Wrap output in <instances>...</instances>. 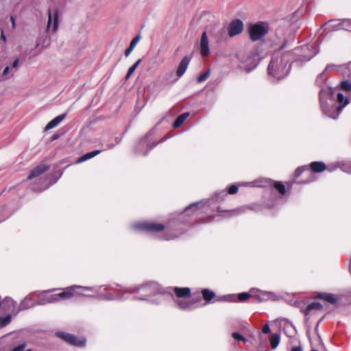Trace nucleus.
<instances>
[{
    "mask_svg": "<svg viewBox=\"0 0 351 351\" xmlns=\"http://www.w3.org/2000/svg\"><path fill=\"white\" fill-rule=\"evenodd\" d=\"M290 330H291L290 331V333H291L290 337H292L295 333V331L294 328H293L291 326L290 327Z\"/></svg>",
    "mask_w": 351,
    "mask_h": 351,
    "instance_id": "obj_48",
    "label": "nucleus"
},
{
    "mask_svg": "<svg viewBox=\"0 0 351 351\" xmlns=\"http://www.w3.org/2000/svg\"><path fill=\"white\" fill-rule=\"evenodd\" d=\"M248 31L251 40L256 41L268 33L269 25L265 22L252 23L249 25Z\"/></svg>",
    "mask_w": 351,
    "mask_h": 351,
    "instance_id": "obj_4",
    "label": "nucleus"
},
{
    "mask_svg": "<svg viewBox=\"0 0 351 351\" xmlns=\"http://www.w3.org/2000/svg\"><path fill=\"white\" fill-rule=\"evenodd\" d=\"M335 70L341 73L344 75H351V62L343 64L341 65L328 64L326 66L325 71Z\"/></svg>",
    "mask_w": 351,
    "mask_h": 351,
    "instance_id": "obj_12",
    "label": "nucleus"
},
{
    "mask_svg": "<svg viewBox=\"0 0 351 351\" xmlns=\"http://www.w3.org/2000/svg\"><path fill=\"white\" fill-rule=\"evenodd\" d=\"M238 189L239 187L237 185L233 184L228 188V193L231 195L235 194L237 193Z\"/></svg>",
    "mask_w": 351,
    "mask_h": 351,
    "instance_id": "obj_41",
    "label": "nucleus"
},
{
    "mask_svg": "<svg viewBox=\"0 0 351 351\" xmlns=\"http://www.w3.org/2000/svg\"><path fill=\"white\" fill-rule=\"evenodd\" d=\"M200 53L202 56H207L209 53V43L207 34L206 32H203L200 39L199 43Z\"/></svg>",
    "mask_w": 351,
    "mask_h": 351,
    "instance_id": "obj_14",
    "label": "nucleus"
},
{
    "mask_svg": "<svg viewBox=\"0 0 351 351\" xmlns=\"http://www.w3.org/2000/svg\"><path fill=\"white\" fill-rule=\"evenodd\" d=\"M280 340V335L278 333H274L272 335L271 339H270V344L272 349H276Z\"/></svg>",
    "mask_w": 351,
    "mask_h": 351,
    "instance_id": "obj_28",
    "label": "nucleus"
},
{
    "mask_svg": "<svg viewBox=\"0 0 351 351\" xmlns=\"http://www.w3.org/2000/svg\"><path fill=\"white\" fill-rule=\"evenodd\" d=\"M337 99L340 104L339 106L335 105L334 93L332 88L325 86L320 90L319 100L322 110L326 116L332 119L337 118L342 108L349 103L348 98L345 97L340 93H337Z\"/></svg>",
    "mask_w": 351,
    "mask_h": 351,
    "instance_id": "obj_1",
    "label": "nucleus"
},
{
    "mask_svg": "<svg viewBox=\"0 0 351 351\" xmlns=\"http://www.w3.org/2000/svg\"><path fill=\"white\" fill-rule=\"evenodd\" d=\"M315 298L323 300L327 302L328 303L333 305L337 304L338 301L340 299V298L338 295L327 293H318Z\"/></svg>",
    "mask_w": 351,
    "mask_h": 351,
    "instance_id": "obj_15",
    "label": "nucleus"
},
{
    "mask_svg": "<svg viewBox=\"0 0 351 351\" xmlns=\"http://www.w3.org/2000/svg\"><path fill=\"white\" fill-rule=\"evenodd\" d=\"M191 58L188 56H185L180 62L178 68L176 71L178 77H182L187 69L189 64Z\"/></svg>",
    "mask_w": 351,
    "mask_h": 351,
    "instance_id": "obj_17",
    "label": "nucleus"
},
{
    "mask_svg": "<svg viewBox=\"0 0 351 351\" xmlns=\"http://www.w3.org/2000/svg\"><path fill=\"white\" fill-rule=\"evenodd\" d=\"M319 309V308H304L302 311V313H304V315L305 316L306 321L308 322L310 319V317L311 315H314L316 313L317 311Z\"/></svg>",
    "mask_w": 351,
    "mask_h": 351,
    "instance_id": "obj_29",
    "label": "nucleus"
},
{
    "mask_svg": "<svg viewBox=\"0 0 351 351\" xmlns=\"http://www.w3.org/2000/svg\"><path fill=\"white\" fill-rule=\"evenodd\" d=\"M132 228L136 231L156 232L164 230L165 226L152 221H137L132 225Z\"/></svg>",
    "mask_w": 351,
    "mask_h": 351,
    "instance_id": "obj_5",
    "label": "nucleus"
},
{
    "mask_svg": "<svg viewBox=\"0 0 351 351\" xmlns=\"http://www.w3.org/2000/svg\"><path fill=\"white\" fill-rule=\"evenodd\" d=\"M302 50L304 52L302 56H304V60H309L317 53V51L315 48H313V47L309 46L304 47Z\"/></svg>",
    "mask_w": 351,
    "mask_h": 351,
    "instance_id": "obj_19",
    "label": "nucleus"
},
{
    "mask_svg": "<svg viewBox=\"0 0 351 351\" xmlns=\"http://www.w3.org/2000/svg\"><path fill=\"white\" fill-rule=\"evenodd\" d=\"M141 62V60L139 59L129 69L128 73L126 75L127 79L130 78V77L133 74V73L135 71L136 69L138 67Z\"/></svg>",
    "mask_w": 351,
    "mask_h": 351,
    "instance_id": "obj_32",
    "label": "nucleus"
},
{
    "mask_svg": "<svg viewBox=\"0 0 351 351\" xmlns=\"http://www.w3.org/2000/svg\"><path fill=\"white\" fill-rule=\"evenodd\" d=\"M79 296L84 297H102L103 291L106 290V288L103 286H94V287H83L78 285Z\"/></svg>",
    "mask_w": 351,
    "mask_h": 351,
    "instance_id": "obj_7",
    "label": "nucleus"
},
{
    "mask_svg": "<svg viewBox=\"0 0 351 351\" xmlns=\"http://www.w3.org/2000/svg\"><path fill=\"white\" fill-rule=\"evenodd\" d=\"M47 170V167L45 165H40L34 169L28 176V179L31 180L34 178L39 176L40 174Z\"/></svg>",
    "mask_w": 351,
    "mask_h": 351,
    "instance_id": "obj_23",
    "label": "nucleus"
},
{
    "mask_svg": "<svg viewBox=\"0 0 351 351\" xmlns=\"http://www.w3.org/2000/svg\"><path fill=\"white\" fill-rule=\"evenodd\" d=\"M61 291L57 293H51L49 294V291H46L44 292L39 293H32L28 295L22 301L21 305L23 306H28L31 304L30 302L34 301L35 300V297L37 296L40 298V300H43L45 302H58L62 300Z\"/></svg>",
    "mask_w": 351,
    "mask_h": 351,
    "instance_id": "obj_3",
    "label": "nucleus"
},
{
    "mask_svg": "<svg viewBox=\"0 0 351 351\" xmlns=\"http://www.w3.org/2000/svg\"><path fill=\"white\" fill-rule=\"evenodd\" d=\"M291 351H302V348L300 346H294L291 349Z\"/></svg>",
    "mask_w": 351,
    "mask_h": 351,
    "instance_id": "obj_46",
    "label": "nucleus"
},
{
    "mask_svg": "<svg viewBox=\"0 0 351 351\" xmlns=\"http://www.w3.org/2000/svg\"><path fill=\"white\" fill-rule=\"evenodd\" d=\"M339 168L343 172L351 173V166L345 161H339Z\"/></svg>",
    "mask_w": 351,
    "mask_h": 351,
    "instance_id": "obj_30",
    "label": "nucleus"
},
{
    "mask_svg": "<svg viewBox=\"0 0 351 351\" xmlns=\"http://www.w3.org/2000/svg\"><path fill=\"white\" fill-rule=\"evenodd\" d=\"M350 31H351V29H350Z\"/></svg>",
    "mask_w": 351,
    "mask_h": 351,
    "instance_id": "obj_56",
    "label": "nucleus"
},
{
    "mask_svg": "<svg viewBox=\"0 0 351 351\" xmlns=\"http://www.w3.org/2000/svg\"><path fill=\"white\" fill-rule=\"evenodd\" d=\"M45 304V302H38V303H37L38 305H41V304Z\"/></svg>",
    "mask_w": 351,
    "mask_h": 351,
    "instance_id": "obj_53",
    "label": "nucleus"
},
{
    "mask_svg": "<svg viewBox=\"0 0 351 351\" xmlns=\"http://www.w3.org/2000/svg\"><path fill=\"white\" fill-rule=\"evenodd\" d=\"M265 351H267V350H265Z\"/></svg>",
    "mask_w": 351,
    "mask_h": 351,
    "instance_id": "obj_57",
    "label": "nucleus"
},
{
    "mask_svg": "<svg viewBox=\"0 0 351 351\" xmlns=\"http://www.w3.org/2000/svg\"><path fill=\"white\" fill-rule=\"evenodd\" d=\"M316 305H318L317 304L313 303L312 304L308 305L306 307L311 308V307H317Z\"/></svg>",
    "mask_w": 351,
    "mask_h": 351,
    "instance_id": "obj_51",
    "label": "nucleus"
},
{
    "mask_svg": "<svg viewBox=\"0 0 351 351\" xmlns=\"http://www.w3.org/2000/svg\"><path fill=\"white\" fill-rule=\"evenodd\" d=\"M341 88L349 93H351V82L349 80L343 81L341 84Z\"/></svg>",
    "mask_w": 351,
    "mask_h": 351,
    "instance_id": "obj_33",
    "label": "nucleus"
},
{
    "mask_svg": "<svg viewBox=\"0 0 351 351\" xmlns=\"http://www.w3.org/2000/svg\"><path fill=\"white\" fill-rule=\"evenodd\" d=\"M1 38L3 39L4 41H5L6 40L5 36L3 32H1Z\"/></svg>",
    "mask_w": 351,
    "mask_h": 351,
    "instance_id": "obj_49",
    "label": "nucleus"
},
{
    "mask_svg": "<svg viewBox=\"0 0 351 351\" xmlns=\"http://www.w3.org/2000/svg\"><path fill=\"white\" fill-rule=\"evenodd\" d=\"M141 40V36H136V37H134L132 40L131 41L130 44V47L128 49H127L125 51V56H129L130 54L132 53V51L134 50V49L135 48V47L136 46V45L138 43V42L140 41Z\"/></svg>",
    "mask_w": 351,
    "mask_h": 351,
    "instance_id": "obj_25",
    "label": "nucleus"
},
{
    "mask_svg": "<svg viewBox=\"0 0 351 351\" xmlns=\"http://www.w3.org/2000/svg\"><path fill=\"white\" fill-rule=\"evenodd\" d=\"M122 289H124V291H134L138 290L139 288H137V287H129V288L121 287V290H122Z\"/></svg>",
    "mask_w": 351,
    "mask_h": 351,
    "instance_id": "obj_44",
    "label": "nucleus"
},
{
    "mask_svg": "<svg viewBox=\"0 0 351 351\" xmlns=\"http://www.w3.org/2000/svg\"><path fill=\"white\" fill-rule=\"evenodd\" d=\"M11 21H12V27H15V20L14 19V17H11Z\"/></svg>",
    "mask_w": 351,
    "mask_h": 351,
    "instance_id": "obj_50",
    "label": "nucleus"
},
{
    "mask_svg": "<svg viewBox=\"0 0 351 351\" xmlns=\"http://www.w3.org/2000/svg\"><path fill=\"white\" fill-rule=\"evenodd\" d=\"M232 337H233V338L235 340H241V341H242L243 342H246L247 341V339L245 338H244L241 335H240L238 332H234L232 334Z\"/></svg>",
    "mask_w": 351,
    "mask_h": 351,
    "instance_id": "obj_39",
    "label": "nucleus"
},
{
    "mask_svg": "<svg viewBox=\"0 0 351 351\" xmlns=\"http://www.w3.org/2000/svg\"><path fill=\"white\" fill-rule=\"evenodd\" d=\"M64 117H65V114H62L57 116L56 117H55L53 119H52L51 121H49L47 124V125L45 126V130H49L56 127L63 121Z\"/></svg>",
    "mask_w": 351,
    "mask_h": 351,
    "instance_id": "obj_21",
    "label": "nucleus"
},
{
    "mask_svg": "<svg viewBox=\"0 0 351 351\" xmlns=\"http://www.w3.org/2000/svg\"><path fill=\"white\" fill-rule=\"evenodd\" d=\"M350 271H351V265L350 266Z\"/></svg>",
    "mask_w": 351,
    "mask_h": 351,
    "instance_id": "obj_54",
    "label": "nucleus"
},
{
    "mask_svg": "<svg viewBox=\"0 0 351 351\" xmlns=\"http://www.w3.org/2000/svg\"><path fill=\"white\" fill-rule=\"evenodd\" d=\"M210 75V70H207L204 73L200 75L197 78L198 82H202L205 81Z\"/></svg>",
    "mask_w": 351,
    "mask_h": 351,
    "instance_id": "obj_37",
    "label": "nucleus"
},
{
    "mask_svg": "<svg viewBox=\"0 0 351 351\" xmlns=\"http://www.w3.org/2000/svg\"><path fill=\"white\" fill-rule=\"evenodd\" d=\"M310 166L311 170L315 173H321L327 169V166L323 162H313Z\"/></svg>",
    "mask_w": 351,
    "mask_h": 351,
    "instance_id": "obj_22",
    "label": "nucleus"
},
{
    "mask_svg": "<svg viewBox=\"0 0 351 351\" xmlns=\"http://www.w3.org/2000/svg\"><path fill=\"white\" fill-rule=\"evenodd\" d=\"M240 185L250 186H263L264 183H263L262 181H261L260 183L258 181H254V182H250V183H241V184H240Z\"/></svg>",
    "mask_w": 351,
    "mask_h": 351,
    "instance_id": "obj_36",
    "label": "nucleus"
},
{
    "mask_svg": "<svg viewBox=\"0 0 351 351\" xmlns=\"http://www.w3.org/2000/svg\"><path fill=\"white\" fill-rule=\"evenodd\" d=\"M270 332V327L269 324H265L263 327V332L265 334H267Z\"/></svg>",
    "mask_w": 351,
    "mask_h": 351,
    "instance_id": "obj_43",
    "label": "nucleus"
},
{
    "mask_svg": "<svg viewBox=\"0 0 351 351\" xmlns=\"http://www.w3.org/2000/svg\"><path fill=\"white\" fill-rule=\"evenodd\" d=\"M58 27V11L54 10L52 13L51 10L48 12V21L46 27L47 32H55Z\"/></svg>",
    "mask_w": 351,
    "mask_h": 351,
    "instance_id": "obj_10",
    "label": "nucleus"
},
{
    "mask_svg": "<svg viewBox=\"0 0 351 351\" xmlns=\"http://www.w3.org/2000/svg\"><path fill=\"white\" fill-rule=\"evenodd\" d=\"M311 351H317V350H311Z\"/></svg>",
    "mask_w": 351,
    "mask_h": 351,
    "instance_id": "obj_55",
    "label": "nucleus"
},
{
    "mask_svg": "<svg viewBox=\"0 0 351 351\" xmlns=\"http://www.w3.org/2000/svg\"><path fill=\"white\" fill-rule=\"evenodd\" d=\"M10 73V67L9 66H6L3 73H2V75L3 76H6L8 73Z\"/></svg>",
    "mask_w": 351,
    "mask_h": 351,
    "instance_id": "obj_45",
    "label": "nucleus"
},
{
    "mask_svg": "<svg viewBox=\"0 0 351 351\" xmlns=\"http://www.w3.org/2000/svg\"><path fill=\"white\" fill-rule=\"evenodd\" d=\"M258 291V289L252 288L248 292H243L239 294H228L220 296L217 300L224 302H243L254 296Z\"/></svg>",
    "mask_w": 351,
    "mask_h": 351,
    "instance_id": "obj_6",
    "label": "nucleus"
},
{
    "mask_svg": "<svg viewBox=\"0 0 351 351\" xmlns=\"http://www.w3.org/2000/svg\"><path fill=\"white\" fill-rule=\"evenodd\" d=\"M189 116V112H185L178 116V117L176 119L173 123V127L176 128H179L184 122V121Z\"/></svg>",
    "mask_w": 351,
    "mask_h": 351,
    "instance_id": "obj_27",
    "label": "nucleus"
},
{
    "mask_svg": "<svg viewBox=\"0 0 351 351\" xmlns=\"http://www.w3.org/2000/svg\"><path fill=\"white\" fill-rule=\"evenodd\" d=\"M243 30V24L241 20L237 19L232 21L228 28V34L230 36L233 37L242 32Z\"/></svg>",
    "mask_w": 351,
    "mask_h": 351,
    "instance_id": "obj_13",
    "label": "nucleus"
},
{
    "mask_svg": "<svg viewBox=\"0 0 351 351\" xmlns=\"http://www.w3.org/2000/svg\"><path fill=\"white\" fill-rule=\"evenodd\" d=\"M202 294L203 296V298L206 302H210L213 299H214L216 296L215 293L210 289H204L202 291Z\"/></svg>",
    "mask_w": 351,
    "mask_h": 351,
    "instance_id": "obj_24",
    "label": "nucleus"
},
{
    "mask_svg": "<svg viewBox=\"0 0 351 351\" xmlns=\"http://www.w3.org/2000/svg\"><path fill=\"white\" fill-rule=\"evenodd\" d=\"M19 66V59L17 58L13 62V63L12 64V69H14L16 71L18 69Z\"/></svg>",
    "mask_w": 351,
    "mask_h": 351,
    "instance_id": "obj_42",
    "label": "nucleus"
},
{
    "mask_svg": "<svg viewBox=\"0 0 351 351\" xmlns=\"http://www.w3.org/2000/svg\"><path fill=\"white\" fill-rule=\"evenodd\" d=\"M3 305L4 307H11L16 305V302L10 298H5L2 302H0V306Z\"/></svg>",
    "mask_w": 351,
    "mask_h": 351,
    "instance_id": "obj_31",
    "label": "nucleus"
},
{
    "mask_svg": "<svg viewBox=\"0 0 351 351\" xmlns=\"http://www.w3.org/2000/svg\"><path fill=\"white\" fill-rule=\"evenodd\" d=\"M275 188L279 191L282 195L285 193V187L284 184L280 182H276L274 184Z\"/></svg>",
    "mask_w": 351,
    "mask_h": 351,
    "instance_id": "obj_34",
    "label": "nucleus"
},
{
    "mask_svg": "<svg viewBox=\"0 0 351 351\" xmlns=\"http://www.w3.org/2000/svg\"><path fill=\"white\" fill-rule=\"evenodd\" d=\"M338 168H339V161L333 162V163H331L330 165H329L327 167L326 169H328L329 171L332 172V171H335Z\"/></svg>",
    "mask_w": 351,
    "mask_h": 351,
    "instance_id": "obj_38",
    "label": "nucleus"
},
{
    "mask_svg": "<svg viewBox=\"0 0 351 351\" xmlns=\"http://www.w3.org/2000/svg\"><path fill=\"white\" fill-rule=\"evenodd\" d=\"M260 301L276 300L278 296L274 293L263 291L258 289V291L254 295Z\"/></svg>",
    "mask_w": 351,
    "mask_h": 351,
    "instance_id": "obj_16",
    "label": "nucleus"
},
{
    "mask_svg": "<svg viewBox=\"0 0 351 351\" xmlns=\"http://www.w3.org/2000/svg\"><path fill=\"white\" fill-rule=\"evenodd\" d=\"M259 62L260 58L258 54L256 52L252 53L241 60L242 64L240 66L245 71L250 72L256 68Z\"/></svg>",
    "mask_w": 351,
    "mask_h": 351,
    "instance_id": "obj_8",
    "label": "nucleus"
},
{
    "mask_svg": "<svg viewBox=\"0 0 351 351\" xmlns=\"http://www.w3.org/2000/svg\"><path fill=\"white\" fill-rule=\"evenodd\" d=\"M99 153H100V151H99V150H95V151H93L91 152H88V153L84 154V156H82V157H80V158H78V160H77L76 162L80 163V162H84L87 160H89V159L93 158L94 156H97Z\"/></svg>",
    "mask_w": 351,
    "mask_h": 351,
    "instance_id": "obj_26",
    "label": "nucleus"
},
{
    "mask_svg": "<svg viewBox=\"0 0 351 351\" xmlns=\"http://www.w3.org/2000/svg\"><path fill=\"white\" fill-rule=\"evenodd\" d=\"M56 335L64 341L75 346H84L86 340L83 337L78 338L76 336L64 332H58Z\"/></svg>",
    "mask_w": 351,
    "mask_h": 351,
    "instance_id": "obj_9",
    "label": "nucleus"
},
{
    "mask_svg": "<svg viewBox=\"0 0 351 351\" xmlns=\"http://www.w3.org/2000/svg\"><path fill=\"white\" fill-rule=\"evenodd\" d=\"M10 320L11 316L7 313L6 308H0V327L5 326Z\"/></svg>",
    "mask_w": 351,
    "mask_h": 351,
    "instance_id": "obj_20",
    "label": "nucleus"
},
{
    "mask_svg": "<svg viewBox=\"0 0 351 351\" xmlns=\"http://www.w3.org/2000/svg\"><path fill=\"white\" fill-rule=\"evenodd\" d=\"M78 285H72L64 289H56L55 291H61V297L62 300H71L73 298L79 297Z\"/></svg>",
    "mask_w": 351,
    "mask_h": 351,
    "instance_id": "obj_11",
    "label": "nucleus"
},
{
    "mask_svg": "<svg viewBox=\"0 0 351 351\" xmlns=\"http://www.w3.org/2000/svg\"><path fill=\"white\" fill-rule=\"evenodd\" d=\"M176 237H177V234H175V235H173V236H170V237H166V239H173V238Z\"/></svg>",
    "mask_w": 351,
    "mask_h": 351,
    "instance_id": "obj_52",
    "label": "nucleus"
},
{
    "mask_svg": "<svg viewBox=\"0 0 351 351\" xmlns=\"http://www.w3.org/2000/svg\"><path fill=\"white\" fill-rule=\"evenodd\" d=\"M199 204V203H194V204H191L187 208H186V209L184 211V213L186 215H189V212H191V210H195L197 209Z\"/></svg>",
    "mask_w": 351,
    "mask_h": 351,
    "instance_id": "obj_35",
    "label": "nucleus"
},
{
    "mask_svg": "<svg viewBox=\"0 0 351 351\" xmlns=\"http://www.w3.org/2000/svg\"><path fill=\"white\" fill-rule=\"evenodd\" d=\"M25 347H26V343H22V344L15 347L12 351H32V350H30V349L24 350Z\"/></svg>",
    "mask_w": 351,
    "mask_h": 351,
    "instance_id": "obj_40",
    "label": "nucleus"
},
{
    "mask_svg": "<svg viewBox=\"0 0 351 351\" xmlns=\"http://www.w3.org/2000/svg\"><path fill=\"white\" fill-rule=\"evenodd\" d=\"M289 69V67L287 66V62L282 59L280 53L272 56L268 66V73L269 75L279 80L287 75Z\"/></svg>",
    "mask_w": 351,
    "mask_h": 351,
    "instance_id": "obj_2",
    "label": "nucleus"
},
{
    "mask_svg": "<svg viewBox=\"0 0 351 351\" xmlns=\"http://www.w3.org/2000/svg\"><path fill=\"white\" fill-rule=\"evenodd\" d=\"M170 289L173 291L178 298H189L191 294V289L188 287H171Z\"/></svg>",
    "mask_w": 351,
    "mask_h": 351,
    "instance_id": "obj_18",
    "label": "nucleus"
},
{
    "mask_svg": "<svg viewBox=\"0 0 351 351\" xmlns=\"http://www.w3.org/2000/svg\"><path fill=\"white\" fill-rule=\"evenodd\" d=\"M304 168V167H300V168H298V169L295 170V175H296V176H299L302 173V171H303Z\"/></svg>",
    "mask_w": 351,
    "mask_h": 351,
    "instance_id": "obj_47",
    "label": "nucleus"
}]
</instances>
